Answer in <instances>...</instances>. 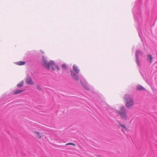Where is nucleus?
Listing matches in <instances>:
<instances>
[{"instance_id":"18","label":"nucleus","mask_w":157,"mask_h":157,"mask_svg":"<svg viewBox=\"0 0 157 157\" xmlns=\"http://www.w3.org/2000/svg\"><path fill=\"white\" fill-rule=\"evenodd\" d=\"M121 130H122V131L123 132H125L126 131V130H127V128H122Z\"/></svg>"},{"instance_id":"1","label":"nucleus","mask_w":157,"mask_h":157,"mask_svg":"<svg viewBox=\"0 0 157 157\" xmlns=\"http://www.w3.org/2000/svg\"><path fill=\"white\" fill-rule=\"evenodd\" d=\"M42 59L43 60L42 62L43 66L48 69L49 70L51 67L52 70L54 71V67H55L57 70H59V68L58 66L56 65L53 61L50 60L48 62L46 59V58L44 56H42Z\"/></svg>"},{"instance_id":"4","label":"nucleus","mask_w":157,"mask_h":157,"mask_svg":"<svg viewBox=\"0 0 157 157\" xmlns=\"http://www.w3.org/2000/svg\"><path fill=\"white\" fill-rule=\"evenodd\" d=\"M143 53L142 52L139 50H137L136 51V63L139 66H140V61L139 59V56H142Z\"/></svg>"},{"instance_id":"2","label":"nucleus","mask_w":157,"mask_h":157,"mask_svg":"<svg viewBox=\"0 0 157 157\" xmlns=\"http://www.w3.org/2000/svg\"><path fill=\"white\" fill-rule=\"evenodd\" d=\"M123 98L125 102V105L127 108H130L134 105L133 98L130 95L126 94L124 96Z\"/></svg>"},{"instance_id":"13","label":"nucleus","mask_w":157,"mask_h":157,"mask_svg":"<svg viewBox=\"0 0 157 157\" xmlns=\"http://www.w3.org/2000/svg\"><path fill=\"white\" fill-rule=\"evenodd\" d=\"M24 81H21L17 85V86L18 87H21L23 85Z\"/></svg>"},{"instance_id":"12","label":"nucleus","mask_w":157,"mask_h":157,"mask_svg":"<svg viewBox=\"0 0 157 157\" xmlns=\"http://www.w3.org/2000/svg\"><path fill=\"white\" fill-rule=\"evenodd\" d=\"M17 64L19 65H23L25 63V62L24 61H19L18 62H17L16 63Z\"/></svg>"},{"instance_id":"20","label":"nucleus","mask_w":157,"mask_h":157,"mask_svg":"<svg viewBox=\"0 0 157 157\" xmlns=\"http://www.w3.org/2000/svg\"><path fill=\"white\" fill-rule=\"evenodd\" d=\"M36 88L37 89L39 90H40L41 89L40 86L38 85L36 86Z\"/></svg>"},{"instance_id":"6","label":"nucleus","mask_w":157,"mask_h":157,"mask_svg":"<svg viewBox=\"0 0 157 157\" xmlns=\"http://www.w3.org/2000/svg\"><path fill=\"white\" fill-rule=\"evenodd\" d=\"M80 81L83 86L85 89L87 90H90V87L88 86L84 82H83L82 80L81 79H80Z\"/></svg>"},{"instance_id":"3","label":"nucleus","mask_w":157,"mask_h":157,"mask_svg":"<svg viewBox=\"0 0 157 157\" xmlns=\"http://www.w3.org/2000/svg\"><path fill=\"white\" fill-rule=\"evenodd\" d=\"M117 112L121 115V117L122 118L124 119L126 118V110L124 106H122L121 109L117 111Z\"/></svg>"},{"instance_id":"16","label":"nucleus","mask_w":157,"mask_h":157,"mask_svg":"<svg viewBox=\"0 0 157 157\" xmlns=\"http://www.w3.org/2000/svg\"><path fill=\"white\" fill-rule=\"evenodd\" d=\"M136 9V7L135 6H134L133 7L132 10L134 16H135L136 14V12H135V10Z\"/></svg>"},{"instance_id":"8","label":"nucleus","mask_w":157,"mask_h":157,"mask_svg":"<svg viewBox=\"0 0 157 157\" xmlns=\"http://www.w3.org/2000/svg\"><path fill=\"white\" fill-rule=\"evenodd\" d=\"M147 59L150 63H151L153 62L152 57L151 55L149 54L147 55Z\"/></svg>"},{"instance_id":"14","label":"nucleus","mask_w":157,"mask_h":157,"mask_svg":"<svg viewBox=\"0 0 157 157\" xmlns=\"http://www.w3.org/2000/svg\"><path fill=\"white\" fill-rule=\"evenodd\" d=\"M34 134L38 135V137L40 139L41 138V136L39 135V133L37 131H35L34 132Z\"/></svg>"},{"instance_id":"7","label":"nucleus","mask_w":157,"mask_h":157,"mask_svg":"<svg viewBox=\"0 0 157 157\" xmlns=\"http://www.w3.org/2000/svg\"><path fill=\"white\" fill-rule=\"evenodd\" d=\"M26 83L29 85H33L34 84L33 82L31 79L29 77H28L26 78Z\"/></svg>"},{"instance_id":"19","label":"nucleus","mask_w":157,"mask_h":157,"mask_svg":"<svg viewBox=\"0 0 157 157\" xmlns=\"http://www.w3.org/2000/svg\"><path fill=\"white\" fill-rule=\"evenodd\" d=\"M120 126L122 128H126L125 127V125L124 124H120Z\"/></svg>"},{"instance_id":"15","label":"nucleus","mask_w":157,"mask_h":157,"mask_svg":"<svg viewBox=\"0 0 157 157\" xmlns=\"http://www.w3.org/2000/svg\"><path fill=\"white\" fill-rule=\"evenodd\" d=\"M62 67L64 70H65L67 69L66 65L65 64H63L62 65Z\"/></svg>"},{"instance_id":"9","label":"nucleus","mask_w":157,"mask_h":157,"mask_svg":"<svg viewBox=\"0 0 157 157\" xmlns=\"http://www.w3.org/2000/svg\"><path fill=\"white\" fill-rule=\"evenodd\" d=\"M137 89L139 90H145V89L144 87L140 85L137 86Z\"/></svg>"},{"instance_id":"11","label":"nucleus","mask_w":157,"mask_h":157,"mask_svg":"<svg viewBox=\"0 0 157 157\" xmlns=\"http://www.w3.org/2000/svg\"><path fill=\"white\" fill-rule=\"evenodd\" d=\"M24 90H18L15 91L14 94H20L22 92H23Z\"/></svg>"},{"instance_id":"5","label":"nucleus","mask_w":157,"mask_h":157,"mask_svg":"<svg viewBox=\"0 0 157 157\" xmlns=\"http://www.w3.org/2000/svg\"><path fill=\"white\" fill-rule=\"evenodd\" d=\"M70 72L71 73V75L73 77V78L76 81H78L79 78L78 76L72 70H70Z\"/></svg>"},{"instance_id":"10","label":"nucleus","mask_w":157,"mask_h":157,"mask_svg":"<svg viewBox=\"0 0 157 157\" xmlns=\"http://www.w3.org/2000/svg\"><path fill=\"white\" fill-rule=\"evenodd\" d=\"M73 69L74 71L77 73L78 74L79 73V70L78 69V68L77 67L75 66V65H74L73 66Z\"/></svg>"},{"instance_id":"17","label":"nucleus","mask_w":157,"mask_h":157,"mask_svg":"<svg viewBox=\"0 0 157 157\" xmlns=\"http://www.w3.org/2000/svg\"><path fill=\"white\" fill-rule=\"evenodd\" d=\"M66 145H73V146H75V144H74L73 143H67L66 144Z\"/></svg>"},{"instance_id":"21","label":"nucleus","mask_w":157,"mask_h":157,"mask_svg":"<svg viewBox=\"0 0 157 157\" xmlns=\"http://www.w3.org/2000/svg\"><path fill=\"white\" fill-rule=\"evenodd\" d=\"M134 18L136 20V18L135 16H134Z\"/></svg>"}]
</instances>
